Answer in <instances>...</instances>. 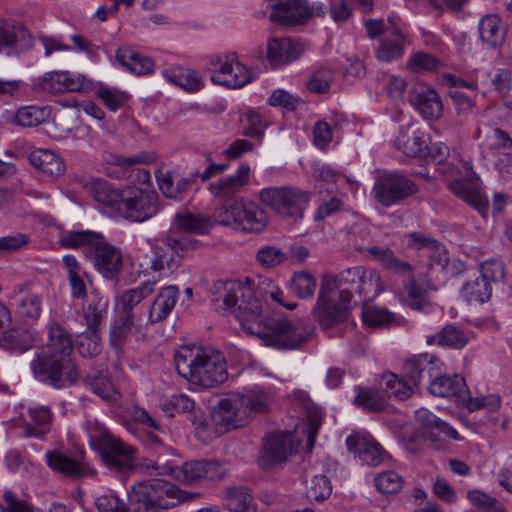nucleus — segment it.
<instances>
[{"mask_svg":"<svg viewBox=\"0 0 512 512\" xmlns=\"http://www.w3.org/2000/svg\"><path fill=\"white\" fill-rule=\"evenodd\" d=\"M213 301L219 308L235 316L242 329L259 338L264 345L276 349H294L306 341L311 329L304 321H291L286 316L262 315V304L252 281H218L213 286Z\"/></svg>","mask_w":512,"mask_h":512,"instance_id":"nucleus-1","label":"nucleus"},{"mask_svg":"<svg viewBox=\"0 0 512 512\" xmlns=\"http://www.w3.org/2000/svg\"><path fill=\"white\" fill-rule=\"evenodd\" d=\"M178 374L189 383L214 388L228 379L223 354L211 347L183 345L174 354Z\"/></svg>","mask_w":512,"mask_h":512,"instance_id":"nucleus-2","label":"nucleus"},{"mask_svg":"<svg viewBox=\"0 0 512 512\" xmlns=\"http://www.w3.org/2000/svg\"><path fill=\"white\" fill-rule=\"evenodd\" d=\"M83 427L91 449L97 451L103 463L110 469L125 472L135 465L136 449L114 435L96 418H88Z\"/></svg>","mask_w":512,"mask_h":512,"instance_id":"nucleus-3","label":"nucleus"},{"mask_svg":"<svg viewBox=\"0 0 512 512\" xmlns=\"http://www.w3.org/2000/svg\"><path fill=\"white\" fill-rule=\"evenodd\" d=\"M182 500L183 492L161 479L136 483L128 492V501L133 512H165Z\"/></svg>","mask_w":512,"mask_h":512,"instance_id":"nucleus-4","label":"nucleus"},{"mask_svg":"<svg viewBox=\"0 0 512 512\" xmlns=\"http://www.w3.org/2000/svg\"><path fill=\"white\" fill-rule=\"evenodd\" d=\"M214 222L235 230L257 233L268 224L265 210L244 197L224 201L213 213Z\"/></svg>","mask_w":512,"mask_h":512,"instance_id":"nucleus-5","label":"nucleus"},{"mask_svg":"<svg viewBox=\"0 0 512 512\" xmlns=\"http://www.w3.org/2000/svg\"><path fill=\"white\" fill-rule=\"evenodd\" d=\"M322 279L327 286L330 285L335 290H347L350 294V301L353 293L366 300H371L385 290L380 272L365 266L350 267L336 275L328 273Z\"/></svg>","mask_w":512,"mask_h":512,"instance_id":"nucleus-6","label":"nucleus"},{"mask_svg":"<svg viewBox=\"0 0 512 512\" xmlns=\"http://www.w3.org/2000/svg\"><path fill=\"white\" fill-rule=\"evenodd\" d=\"M34 377L60 389L70 386L78 379V372L71 357L39 350L30 363Z\"/></svg>","mask_w":512,"mask_h":512,"instance_id":"nucleus-7","label":"nucleus"},{"mask_svg":"<svg viewBox=\"0 0 512 512\" xmlns=\"http://www.w3.org/2000/svg\"><path fill=\"white\" fill-rule=\"evenodd\" d=\"M108 301L98 292H91L83 306L86 330L79 335L78 351L83 357H94L101 351L100 325L107 314Z\"/></svg>","mask_w":512,"mask_h":512,"instance_id":"nucleus-8","label":"nucleus"},{"mask_svg":"<svg viewBox=\"0 0 512 512\" xmlns=\"http://www.w3.org/2000/svg\"><path fill=\"white\" fill-rule=\"evenodd\" d=\"M350 294L347 290H340L335 294V289L326 285L322 279L313 315L322 327H334L349 318Z\"/></svg>","mask_w":512,"mask_h":512,"instance_id":"nucleus-9","label":"nucleus"},{"mask_svg":"<svg viewBox=\"0 0 512 512\" xmlns=\"http://www.w3.org/2000/svg\"><path fill=\"white\" fill-rule=\"evenodd\" d=\"M258 198L281 217H302L310 194L295 186H279L263 188Z\"/></svg>","mask_w":512,"mask_h":512,"instance_id":"nucleus-10","label":"nucleus"},{"mask_svg":"<svg viewBox=\"0 0 512 512\" xmlns=\"http://www.w3.org/2000/svg\"><path fill=\"white\" fill-rule=\"evenodd\" d=\"M200 246L201 242L195 238L188 236L176 238L168 234L160 245L153 247L154 257L151 261V269L172 272L180 266L182 259L189 251L196 250Z\"/></svg>","mask_w":512,"mask_h":512,"instance_id":"nucleus-11","label":"nucleus"},{"mask_svg":"<svg viewBox=\"0 0 512 512\" xmlns=\"http://www.w3.org/2000/svg\"><path fill=\"white\" fill-rule=\"evenodd\" d=\"M159 211V197L153 191L136 186H124V198L118 215L132 222H144Z\"/></svg>","mask_w":512,"mask_h":512,"instance_id":"nucleus-12","label":"nucleus"},{"mask_svg":"<svg viewBox=\"0 0 512 512\" xmlns=\"http://www.w3.org/2000/svg\"><path fill=\"white\" fill-rule=\"evenodd\" d=\"M417 192L410 178L398 173H389L378 178L373 186L374 199L385 207L397 205Z\"/></svg>","mask_w":512,"mask_h":512,"instance_id":"nucleus-13","label":"nucleus"},{"mask_svg":"<svg viewBox=\"0 0 512 512\" xmlns=\"http://www.w3.org/2000/svg\"><path fill=\"white\" fill-rule=\"evenodd\" d=\"M211 81L228 88H240L251 81V74L234 54L219 56L211 63Z\"/></svg>","mask_w":512,"mask_h":512,"instance_id":"nucleus-14","label":"nucleus"},{"mask_svg":"<svg viewBox=\"0 0 512 512\" xmlns=\"http://www.w3.org/2000/svg\"><path fill=\"white\" fill-rule=\"evenodd\" d=\"M163 472H170V476L179 482L191 484L199 479L206 478L216 480L221 478L225 471L222 466L215 461H189L182 465L163 466Z\"/></svg>","mask_w":512,"mask_h":512,"instance_id":"nucleus-15","label":"nucleus"},{"mask_svg":"<svg viewBox=\"0 0 512 512\" xmlns=\"http://www.w3.org/2000/svg\"><path fill=\"white\" fill-rule=\"evenodd\" d=\"M219 175L214 163H211L203 172H191L188 177L175 176L173 172L167 171L157 176V184L160 191L168 198L178 199L199 177L202 182L208 181L210 178Z\"/></svg>","mask_w":512,"mask_h":512,"instance_id":"nucleus-16","label":"nucleus"},{"mask_svg":"<svg viewBox=\"0 0 512 512\" xmlns=\"http://www.w3.org/2000/svg\"><path fill=\"white\" fill-rule=\"evenodd\" d=\"M296 450L293 436L290 433L277 432L268 435L264 440L263 452L259 464L264 469L286 461L287 457Z\"/></svg>","mask_w":512,"mask_h":512,"instance_id":"nucleus-17","label":"nucleus"},{"mask_svg":"<svg viewBox=\"0 0 512 512\" xmlns=\"http://www.w3.org/2000/svg\"><path fill=\"white\" fill-rule=\"evenodd\" d=\"M100 243L88 250L87 258L91 259L96 269L106 278L113 279L122 270V255L118 248L107 243L103 235L98 239Z\"/></svg>","mask_w":512,"mask_h":512,"instance_id":"nucleus-18","label":"nucleus"},{"mask_svg":"<svg viewBox=\"0 0 512 512\" xmlns=\"http://www.w3.org/2000/svg\"><path fill=\"white\" fill-rule=\"evenodd\" d=\"M463 167L467 173L466 179H455L451 182V191L470 206L485 214L488 208V200L484 196L478 179L472 171V164L466 161Z\"/></svg>","mask_w":512,"mask_h":512,"instance_id":"nucleus-19","label":"nucleus"},{"mask_svg":"<svg viewBox=\"0 0 512 512\" xmlns=\"http://www.w3.org/2000/svg\"><path fill=\"white\" fill-rule=\"evenodd\" d=\"M442 366L440 359L434 355L427 353L414 355L404 362L402 366L403 377L417 387L423 381L430 382L432 376L441 374Z\"/></svg>","mask_w":512,"mask_h":512,"instance_id":"nucleus-20","label":"nucleus"},{"mask_svg":"<svg viewBox=\"0 0 512 512\" xmlns=\"http://www.w3.org/2000/svg\"><path fill=\"white\" fill-rule=\"evenodd\" d=\"M241 401V394L222 398L212 413V420L225 431L244 425L248 421L247 411Z\"/></svg>","mask_w":512,"mask_h":512,"instance_id":"nucleus-21","label":"nucleus"},{"mask_svg":"<svg viewBox=\"0 0 512 512\" xmlns=\"http://www.w3.org/2000/svg\"><path fill=\"white\" fill-rule=\"evenodd\" d=\"M346 446L349 452L369 465L378 466L388 460L389 455L383 447L368 434L354 433L347 437Z\"/></svg>","mask_w":512,"mask_h":512,"instance_id":"nucleus-22","label":"nucleus"},{"mask_svg":"<svg viewBox=\"0 0 512 512\" xmlns=\"http://www.w3.org/2000/svg\"><path fill=\"white\" fill-rule=\"evenodd\" d=\"M251 169L247 163H242L234 175L221 177L207 186L210 194L225 201L238 198L240 193L249 183Z\"/></svg>","mask_w":512,"mask_h":512,"instance_id":"nucleus-23","label":"nucleus"},{"mask_svg":"<svg viewBox=\"0 0 512 512\" xmlns=\"http://www.w3.org/2000/svg\"><path fill=\"white\" fill-rule=\"evenodd\" d=\"M409 44L407 32L403 28L386 29L380 38L375 56L380 62L391 63L400 60Z\"/></svg>","mask_w":512,"mask_h":512,"instance_id":"nucleus-24","label":"nucleus"},{"mask_svg":"<svg viewBox=\"0 0 512 512\" xmlns=\"http://www.w3.org/2000/svg\"><path fill=\"white\" fill-rule=\"evenodd\" d=\"M20 426L23 437L42 439L51 429L53 414L49 406H29L26 413L21 414Z\"/></svg>","mask_w":512,"mask_h":512,"instance_id":"nucleus-25","label":"nucleus"},{"mask_svg":"<svg viewBox=\"0 0 512 512\" xmlns=\"http://www.w3.org/2000/svg\"><path fill=\"white\" fill-rule=\"evenodd\" d=\"M409 280L403 287V302L413 310L421 311L431 305L430 292L435 290L432 281L426 276L408 275Z\"/></svg>","mask_w":512,"mask_h":512,"instance_id":"nucleus-26","label":"nucleus"},{"mask_svg":"<svg viewBox=\"0 0 512 512\" xmlns=\"http://www.w3.org/2000/svg\"><path fill=\"white\" fill-rule=\"evenodd\" d=\"M429 137L412 123L401 126L396 147L408 157H423L429 153Z\"/></svg>","mask_w":512,"mask_h":512,"instance_id":"nucleus-27","label":"nucleus"},{"mask_svg":"<svg viewBox=\"0 0 512 512\" xmlns=\"http://www.w3.org/2000/svg\"><path fill=\"white\" fill-rule=\"evenodd\" d=\"M269 19L284 26L302 24L308 17L302 0H271Z\"/></svg>","mask_w":512,"mask_h":512,"instance_id":"nucleus-28","label":"nucleus"},{"mask_svg":"<svg viewBox=\"0 0 512 512\" xmlns=\"http://www.w3.org/2000/svg\"><path fill=\"white\" fill-rule=\"evenodd\" d=\"M31 44L30 34L11 21L0 18V53L7 56L20 53Z\"/></svg>","mask_w":512,"mask_h":512,"instance_id":"nucleus-29","label":"nucleus"},{"mask_svg":"<svg viewBox=\"0 0 512 512\" xmlns=\"http://www.w3.org/2000/svg\"><path fill=\"white\" fill-rule=\"evenodd\" d=\"M304 48L289 38H274L268 42L267 57L273 66L288 64L298 59Z\"/></svg>","mask_w":512,"mask_h":512,"instance_id":"nucleus-30","label":"nucleus"},{"mask_svg":"<svg viewBox=\"0 0 512 512\" xmlns=\"http://www.w3.org/2000/svg\"><path fill=\"white\" fill-rule=\"evenodd\" d=\"M214 220L201 214H194L188 210H182L175 214L170 229L171 235L174 232H185L193 234H206L213 227Z\"/></svg>","mask_w":512,"mask_h":512,"instance_id":"nucleus-31","label":"nucleus"},{"mask_svg":"<svg viewBox=\"0 0 512 512\" xmlns=\"http://www.w3.org/2000/svg\"><path fill=\"white\" fill-rule=\"evenodd\" d=\"M428 390L430 394L437 397H457L465 400L466 383L463 377L459 375L445 376L437 374L432 376L429 382Z\"/></svg>","mask_w":512,"mask_h":512,"instance_id":"nucleus-32","label":"nucleus"},{"mask_svg":"<svg viewBox=\"0 0 512 512\" xmlns=\"http://www.w3.org/2000/svg\"><path fill=\"white\" fill-rule=\"evenodd\" d=\"M47 342L40 350L62 357H71L73 342L70 333L59 323L52 321L47 326Z\"/></svg>","mask_w":512,"mask_h":512,"instance_id":"nucleus-33","label":"nucleus"},{"mask_svg":"<svg viewBox=\"0 0 512 512\" xmlns=\"http://www.w3.org/2000/svg\"><path fill=\"white\" fill-rule=\"evenodd\" d=\"M28 160L36 169L51 177L60 176L65 172L63 159L49 149H34L28 154Z\"/></svg>","mask_w":512,"mask_h":512,"instance_id":"nucleus-34","label":"nucleus"},{"mask_svg":"<svg viewBox=\"0 0 512 512\" xmlns=\"http://www.w3.org/2000/svg\"><path fill=\"white\" fill-rule=\"evenodd\" d=\"M91 193L97 202L110 208L118 215V208H120L124 198V187H116L106 180L97 179L91 182Z\"/></svg>","mask_w":512,"mask_h":512,"instance_id":"nucleus-35","label":"nucleus"},{"mask_svg":"<svg viewBox=\"0 0 512 512\" xmlns=\"http://www.w3.org/2000/svg\"><path fill=\"white\" fill-rule=\"evenodd\" d=\"M412 103L425 119L436 120L442 115V101L438 93L432 88H421L416 92Z\"/></svg>","mask_w":512,"mask_h":512,"instance_id":"nucleus-36","label":"nucleus"},{"mask_svg":"<svg viewBox=\"0 0 512 512\" xmlns=\"http://www.w3.org/2000/svg\"><path fill=\"white\" fill-rule=\"evenodd\" d=\"M178 295L179 289L174 285L162 288L149 311L150 322L156 323L166 319L175 307Z\"/></svg>","mask_w":512,"mask_h":512,"instance_id":"nucleus-37","label":"nucleus"},{"mask_svg":"<svg viewBox=\"0 0 512 512\" xmlns=\"http://www.w3.org/2000/svg\"><path fill=\"white\" fill-rule=\"evenodd\" d=\"M367 253L374 260L380 262L383 268L398 275H410L414 272V267L408 262L400 260L390 248L371 246L367 248Z\"/></svg>","mask_w":512,"mask_h":512,"instance_id":"nucleus-38","label":"nucleus"},{"mask_svg":"<svg viewBox=\"0 0 512 512\" xmlns=\"http://www.w3.org/2000/svg\"><path fill=\"white\" fill-rule=\"evenodd\" d=\"M116 58L122 66L137 75L150 74L154 71V61L129 48L121 47L116 51Z\"/></svg>","mask_w":512,"mask_h":512,"instance_id":"nucleus-39","label":"nucleus"},{"mask_svg":"<svg viewBox=\"0 0 512 512\" xmlns=\"http://www.w3.org/2000/svg\"><path fill=\"white\" fill-rule=\"evenodd\" d=\"M36 342L34 331L26 328H11L3 332L1 345L11 351L23 353Z\"/></svg>","mask_w":512,"mask_h":512,"instance_id":"nucleus-40","label":"nucleus"},{"mask_svg":"<svg viewBox=\"0 0 512 512\" xmlns=\"http://www.w3.org/2000/svg\"><path fill=\"white\" fill-rule=\"evenodd\" d=\"M42 307V295L33 291L20 292L16 313L27 323H35L41 316Z\"/></svg>","mask_w":512,"mask_h":512,"instance_id":"nucleus-41","label":"nucleus"},{"mask_svg":"<svg viewBox=\"0 0 512 512\" xmlns=\"http://www.w3.org/2000/svg\"><path fill=\"white\" fill-rule=\"evenodd\" d=\"M100 233L93 232L90 230L75 231L68 230L63 231L60 235L59 243L61 246L70 249L82 248L84 254L87 257L88 250L92 249L93 245L99 243Z\"/></svg>","mask_w":512,"mask_h":512,"instance_id":"nucleus-42","label":"nucleus"},{"mask_svg":"<svg viewBox=\"0 0 512 512\" xmlns=\"http://www.w3.org/2000/svg\"><path fill=\"white\" fill-rule=\"evenodd\" d=\"M468 342L463 331L452 324L445 325L438 333L426 336L428 345L437 344L439 346L452 349H461Z\"/></svg>","mask_w":512,"mask_h":512,"instance_id":"nucleus-43","label":"nucleus"},{"mask_svg":"<svg viewBox=\"0 0 512 512\" xmlns=\"http://www.w3.org/2000/svg\"><path fill=\"white\" fill-rule=\"evenodd\" d=\"M47 466L69 477H80L83 474L81 464L58 450H50L45 455Z\"/></svg>","mask_w":512,"mask_h":512,"instance_id":"nucleus-44","label":"nucleus"},{"mask_svg":"<svg viewBox=\"0 0 512 512\" xmlns=\"http://www.w3.org/2000/svg\"><path fill=\"white\" fill-rule=\"evenodd\" d=\"M274 400L271 390L256 387L246 394H241L242 405L247 411L248 419L252 413H266Z\"/></svg>","mask_w":512,"mask_h":512,"instance_id":"nucleus-45","label":"nucleus"},{"mask_svg":"<svg viewBox=\"0 0 512 512\" xmlns=\"http://www.w3.org/2000/svg\"><path fill=\"white\" fill-rule=\"evenodd\" d=\"M416 421L420 424L423 429L431 432V436L438 434H444L451 439H457L458 433L455 429L449 426L447 423L441 421L433 413L425 408H420L415 412Z\"/></svg>","mask_w":512,"mask_h":512,"instance_id":"nucleus-46","label":"nucleus"},{"mask_svg":"<svg viewBox=\"0 0 512 512\" xmlns=\"http://www.w3.org/2000/svg\"><path fill=\"white\" fill-rule=\"evenodd\" d=\"M164 78L187 91H197L201 87V79L197 72L184 67H172L163 72Z\"/></svg>","mask_w":512,"mask_h":512,"instance_id":"nucleus-47","label":"nucleus"},{"mask_svg":"<svg viewBox=\"0 0 512 512\" xmlns=\"http://www.w3.org/2000/svg\"><path fill=\"white\" fill-rule=\"evenodd\" d=\"M500 24L501 20L497 15L491 14L482 17L478 25L481 40L492 47L501 44L504 40V33Z\"/></svg>","mask_w":512,"mask_h":512,"instance_id":"nucleus-48","label":"nucleus"},{"mask_svg":"<svg viewBox=\"0 0 512 512\" xmlns=\"http://www.w3.org/2000/svg\"><path fill=\"white\" fill-rule=\"evenodd\" d=\"M225 506L231 512H255L253 497L246 487L229 488L226 492Z\"/></svg>","mask_w":512,"mask_h":512,"instance_id":"nucleus-49","label":"nucleus"},{"mask_svg":"<svg viewBox=\"0 0 512 512\" xmlns=\"http://www.w3.org/2000/svg\"><path fill=\"white\" fill-rule=\"evenodd\" d=\"M428 257L430 265H437L450 274H457L465 270L464 263L459 260H451L446 247L436 241L429 249Z\"/></svg>","mask_w":512,"mask_h":512,"instance_id":"nucleus-50","label":"nucleus"},{"mask_svg":"<svg viewBox=\"0 0 512 512\" xmlns=\"http://www.w3.org/2000/svg\"><path fill=\"white\" fill-rule=\"evenodd\" d=\"M384 394L386 397H394L398 400H405L410 397L415 388L410 381L404 379L403 375L399 378L396 374L387 373L383 376Z\"/></svg>","mask_w":512,"mask_h":512,"instance_id":"nucleus-51","label":"nucleus"},{"mask_svg":"<svg viewBox=\"0 0 512 512\" xmlns=\"http://www.w3.org/2000/svg\"><path fill=\"white\" fill-rule=\"evenodd\" d=\"M155 285V281L147 280L126 290L120 298L122 310L133 313V308L154 292Z\"/></svg>","mask_w":512,"mask_h":512,"instance_id":"nucleus-52","label":"nucleus"},{"mask_svg":"<svg viewBox=\"0 0 512 512\" xmlns=\"http://www.w3.org/2000/svg\"><path fill=\"white\" fill-rule=\"evenodd\" d=\"M491 294V285L480 276L467 281L461 289L462 297L469 303H484L490 299Z\"/></svg>","mask_w":512,"mask_h":512,"instance_id":"nucleus-53","label":"nucleus"},{"mask_svg":"<svg viewBox=\"0 0 512 512\" xmlns=\"http://www.w3.org/2000/svg\"><path fill=\"white\" fill-rule=\"evenodd\" d=\"M354 403L368 411L378 412L385 408L386 398L384 391L358 387Z\"/></svg>","mask_w":512,"mask_h":512,"instance_id":"nucleus-54","label":"nucleus"},{"mask_svg":"<svg viewBox=\"0 0 512 512\" xmlns=\"http://www.w3.org/2000/svg\"><path fill=\"white\" fill-rule=\"evenodd\" d=\"M49 111L45 107L25 106L17 110L13 122L22 127H35L45 122Z\"/></svg>","mask_w":512,"mask_h":512,"instance_id":"nucleus-55","label":"nucleus"},{"mask_svg":"<svg viewBox=\"0 0 512 512\" xmlns=\"http://www.w3.org/2000/svg\"><path fill=\"white\" fill-rule=\"evenodd\" d=\"M316 287L315 276L307 271L295 273L290 282L291 292L300 299L312 298Z\"/></svg>","mask_w":512,"mask_h":512,"instance_id":"nucleus-56","label":"nucleus"},{"mask_svg":"<svg viewBox=\"0 0 512 512\" xmlns=\"http://www.w3.org/2000/svg\"><path fill=\"white\" fill-rule=\"evenodd\" d=\"M334 79V70L330 67L321 66L312 73L307 82V89L313 93H326L330 89Z\"/></svg>","mask_w":512,"mask_h":512,"instance_id":"nucleus-57","label":"nucleus"},{"mask_svg":"<svg viewBox=\"0 0 512 512\" xmlns=\"http://www.w3.org/2000/svg\"><path fill=\"white\" fill-rule=\"evenodd\" d=\"M161 409L173 416L174 413H189L192 414L194 410V401L185 394H173L168 398L161 401Z\"/></svg>","mask_w":512,"mask_h":512,"instance_id":"nucleus-58","label":"nucleus"},{"mask_svg":"<svg viewBox=\"0 0 512 512\" xmlns=\"http://www.w3.org/2000/svg\"><path fill=\"white\" fill-rule=\"evenodd\" d=\"M374 483L379 492L395 494L403 487L404 480L397 472L389 470L377 474Z\"/></svg>","mask_w":512,"mask_h":512,"instance_id":"nucleus-59","label":"nucleus"},{"mask_svg":"<svg viewBox=\"0 0 512 512\" xmlns=\"http://www.w3.org/2000/svg\"><path fill=\"white\" fill-rule=\"evenodd\" d=\"M133 323V313L122 310L119 319L115 321L110 330V342L114 347H119L122 340L128 336Z\"/></svg>","mask_w":512,"mask_h":512,"instance_id":"nucleus-60","label":"nucleus"},{"mask_svg":"<svg viewBox=\"0 0 512 512\" xmlns=\"http://www.w3.org/2000/svg\"><path fill=\"white\" fill-rule=\"evenodd\" d=\"M87 386L94 394L105 401L111 402L116 399L117 392L105 374L101 373L89 378Z\"/></svg>","mask_w":512,"mask_h":512,"instance_id":"nucleus-61","label":"nucleus"},{"mask_svg":"<svg viewBox=\"0 0 512 512\" xmlns=\"http://www.w3.org/2000/svg\"><path fill=\"white\" fill-rule=\"evenodd\" d=\"M406 65L412 72L435 71L440 66V61L429 53L416 52L409 57Z\"/></svg>","mask_w":512,"mask_h":512,"instance_id":"nucleus-62","label":"nucleus"},{"mask_svg":"<svg viewBox=\"0 0 512 512\" xmlns=\"http://www.w3.org/2000/svg\"><path fill=\"white\" fill-rule=\"evenodd\" d=\"M306 493L310 500L320 502L327 499L332 493V485L329 478L325 475L314 476Z\"/></svg>","mask_w":512,"mask_h":512,"instance_id":"nucleus-63","label":"nucleus"},{"mask_svg":"<svg viewBox=\"0 0 512 512\" xmlns=\"http://www.w3.org/2000/svg\"><path fill=\"white\" fill-rule=\"evenodd\" d=\"M96 95L113 112L120 109L127 101V95L124 92L107 86H100Z\"/></svg>","mask_w":512,"mask_h":512,"instance_id":"nucleus-64","label":"nucleus"}]
</instances>
